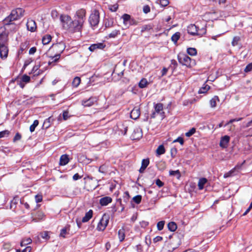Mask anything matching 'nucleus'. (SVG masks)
Returning <instances> with one entry per match:
<instances>
[{
	"instance_id": "nucleus-54",
	"label": "nucleus",
	"mask_w": 252,
	"mask_h": 252,
	"mask_svg": "<svg viewBox=\"0 0 252 252\" xmlns=\"http://www.w3.org/2000/svg\"><path fill=\"white\" fill-rule=\"evenodd\" d=\"M156 184L159 188H161L164 185V183L159 179L156 180Z\"/></svg>"
},
{
	"instance_id": "nucleus-13",
	"label": "nucleus",
	"mask_w": 252,
	"mask_h": 252,
	"mask_svg": "<svg viewBox=\"0 0 252 252\" xmlns=\"http://www.w3.org/2000/svg\"><path fill=\"white\" fill-rule=\"evenodd\" d=\"M46 56L47 57L49 58V60L48 61V63L49 65L54 64L57 63L59 60H56L55 54H54L52 52H50L49 51L46 54Z\"/></svg>"
},
{
	"instance_id": "nucleus-64",
	"label": "nucleus",
	"mask_w": 252,
	"mask_h": 252,
	"mask_svg": "<svg viewBox=\"0 0 252 252\" xmlns=\"http://www.w3.org/2000/svg\"><path fill=\"white\" fill-rule=\"evenodd\" d=\"M226 0H219V4H224L226 3Z\"/></svg>"
},
{
	"instance_id": "nucleus-38",
	"label": "nucleus",
	"mask_w": 252,
	"mask_h": 252,
	"mask_svg": "<svg viewBox=\"0 0 252 252\" xmlns=\"http://www.w3.org/2000/svg\"><path fill=\"white\" fill-rule=\"evenodd\" d=\"M235 171V168H233V169H231L229 171L224 173L223 175V177L224 178H226L231 177V176H232L234 174Z\"/></svg>"
},
{
	"instance_id": "nucleus-2",
	"label": "nucleus",
	"mask_w": 252,
	"mask_h": 252,
	"mask_svg": "<svg viewBox=\"0 0 252 252\" xmlns=\"http://www.w3.org/2000/svg\"><path fill=\"white\" fill-rule=\"evenodd\" d=\"M65 49L64 45L62 43H59L53 45L52 47L50 49V52H52L55 54L56 60H59L61 57V54Z\"/></svg>"
},
{
	"instance_id": "nucleus-12",
	"label": "nucleus",
	"mask_w": 252,
	"mask_h": 252,
	"mask_svg": "<svg viewBox=\"0 0 252 252\" xmlns=\"http://www.w3.org/2000/svg\"><path fill=\"white\" fill-rule=\"evenodd\" d=\"M8 50L7 47L4 45L0 46V56L1 58H6L7 57Z\"/></svg>"
},
{
	"instance_id": "nucleus-23",
	"label": "nucleus",
	"mask_w": 252,
	"mask_h": 252,
	"mask_svg": "<svg viewBox=\"0 0 252 252\" xmlns=\"http://www.w3.org/2000/svg\"><path fill=\"white\" fill-rule=\"evenodd\" d=\"M207 180L205 178H202L199 179L198 183V187L200 190L203 189L204 185L207 183Z\"/></svg>"
},
{
	"instance_id": "nucleus-28",
	"label": "nucleus",
	"mask_w": 252,
	"mask_h": 252,
	"mask_svg": "<svg viewBox=\"0 0 252 252\" xmlns=\"http://www.w3.org/2000/svg\"><path fill=\"white\" fill-rule=\"evenodd\" d=\"M119 34H120V31L118 30H114L108 35V37L110 38H113L116 37Z\"/></svg>"
},
{
	"instance_id": "nucleus-53",
	"label": "nucleus",
	"mask_w": 252,
	"mask_h": 252,
	"mask_svg": "<svg viewBox=\"0 0 252 252\" xmlns=\"http://www.w3.org/2000/svg\"><path fill=\"white\" fill-rule=\"evenodd\" d=\"M245 72H248L252 71V63L248 64L244 70Z\"/></svg>"
},
{
	"instance_id": "nucleus-16",
	"label": "nucleus",
	"mask_w": 252,
	"mask_h": 252,
	"mask_svg": "<svg viewBox=\"0 0 252 252\" xmlns=\"http://www.w3.org/2000/svg\"><path fill=\"white\" fill-rule=\"evenodd\" d=\"M140 115V109L137 107L133 108L130 113V117L134 120L137 119L139 117Z\"/></svg>"
},
{
	"instance_id": "nucleus-1",
	"label": "nucleus",
	"mask_w": 252,
	"mask_h": 252,
	"mask_svg": "<svg viewBox=\"0 0 252 252\" xmlns=\"http://www.w3.org/2000/svg\"><path fill=\"white\" fill-rule=\"evenodd\" d=\"M178 61L180 63L188 68H191L196 64V62L192 60L185 54L180 53L178 55Z\"/></svg>"
},
{
	"instance_id": "nucleus-34",
	"label": "nucleus",
	"mask_w": 252,
	"mask_h": 252,
	"mask_svg": "<svg viewBox=\"0 0 252 252\" xmlns=\"http://www.w3.org/2000/svg\"><path fill=\"white\" fill-rule=\"evenodd\" d=\"M32 242V239L30 238H26V239H23L21 242V246L22 247H23L25 245H27L28 244H29L30 243H31Z\"/></svg>"
},
{
	"instance_id": "nucleus-37",
	"label": "nucleus",
	"mask_w": 252,
	"mask_h": 252,
	"mask_svg": "<svg viewBox=\"0 0 252 252\" xmlns=\"http://www.w3.org/2000/svg\"><path fill=\"white\" fill-rule=\"evenodd\" d=\"M122 18L123 19V23L125 25L127 24V22L130 20V16L127 14H124L122 16Z\"/></svg>"
},
{
	"instance_id": "nucleus-10",
	"label": "nucleus",
	"mask_w": 252,
	"mask_h": 252,
	"mask_svg": "<svg viewBox=\"0 0 252 252\" xmlns=\"http://www.w3.org/2000/svg\"><path fill=\"white\" fill-rule=\"evenodd\" d=\"M27 27L29 31L31 32H34L36 29V25L34 21L28 20L27 23Z\"/></svg>"
},
{
	"instance_id": "nucleus-11",
	"label": "nucleus",
	"mask_w": 252,
	"mask_h": 252,
	"mask_svg": "<svg viewBox=\"0 0 252 252\" xmlns=\"http://www.w3.org/2000/svg\"><path fill=\"white\" fill-rule=\"evenodd\" d=\"M105 47V45L102 43H97L95 44H93L91 45L89 48V49L90 51L93 52L95 49H102Z\"/></svg>"
},
{
	"instance_id": "nucleus-61",
	"label": "nucleus",
	"mask_w": 252,
	"mask_h": 252,
	"mask_svg": "<svg viewBox=\"0 0 252 252\" xmlns=\"http://www.w3.org/2000/svg\"><path fill=\"white\" fill-rule=\"evenodd\" d=\"M81 176H79V174L78 173H76L75 174H74L73 176V179L75 181H76L79 179H81Z\"/></svg>"
},
{
	"instance_id": "nucleus-21",
	"label": "nucleus",
	"mask_w": 252,
	"mask_h": 252,
	"mask_svg": "<svg viewBox=\"0 0 252 252\" xmlns=\"http://www.w3.org/2000/svg\"><path fill=\"white\" fill-rule=\"evenodd\" d=\"M219 98L217 96H214L210 100V104L212 108H215L217 106V102L219 101Z\"/></svg>"
},
{
	"instance_id": "nucleus-50",
	"label": "nucleus",
	"mask_w": 252,
	"mask_h": 252,
	"mask_svg": "<svg viewBox=\"0 0 252 252\" xmlns=\"http://www.w3.org/2000/svg\"><path fill=\"white\" fill-rule=\"evenodd\" d=\"M35 199L36 203L41 202L42 201V195L40 194H37L35 196Z\"/></svg>"
},
{
	"instance_id": "nucleus-3",
	"label": "nucleus",
	"mask_w": 252,
	"mask_h": 252,
	"mask_svg": "<svg viewBox=\"0 0 252 252\" xmlns=\"http://www.w3.org/2000/svg\"><path fill=\"white\" fill-rule=\"evenodd\" d=\"M109 219L108 215L106 214L103 215L97 225L96 229L98 231H103L105 229L109 223Z\"/></svg>"
},
{
	"instance_id": "nucleus-44",
	"label": "nucleus",
	"mask_w": 252,
	"mask_h": 252,
	"mask_svg": "<svg viewBox=\"0 0 252 252\" xmlns=\"http://www.w3.org/2000/svg\"><path fill=\"white\" fill-rule=\"evenodd\" d=\"M10 132L8 130H5L0 132V138L7 136L9 134Z\"/></svg>"
},
{
	"instance_id": "nucleus-47",
	"label": "nucleus",
	"mask_w": 252,
	"mask_h": 252,
	"mask_svg": "<svg viewBox=\"0 0 252 252\" xmlns=\"http://www.w3.org/2000/svg\"><path fill=\"white\" fill-rule=\"evenodd\" d=\"M67 228H63L61 230V232L60 234V236L62 237L63 238L65 237V235L67 234Z\"/></svg>"
},
{
	"instance_id": "nucleus-14",
	"label": "nucleus",
	"mask_w": 252,
	"mask_h": 252,
	"mask_svg": "<svg viewBox=\"0 0 252 252\" xmlns=\"http://www.w3.org/2000/svg\"><path fill=\"white\" fill-rule=\"evenodd\" d=\"M69 161L68 156L66 154L63 155L60 158L59 164L63 166L67 164Z\"/></svg>"
},
{
	"instance_id": "nucleus-30",
	"label": "nucleus",
	"mask_w": 252,
	"mask_h": 252,
	"mask_svg": "<svg viewBox=\"0 0 252 252\" xmlns=\"http://www.w3.org/2000/svg\"><path fill=\"white\" fill-rule=\"evenodd\" d=\"M180 37V33L179 32H177L172 36L171 40L174 43H176L177 41L179 40Z\"/></svg>"
},
{
	"instance_id": "nucleus-58",
	"label": "nucleus",
	"mask_w": 252,
	"mask_h": 252,
	"mask_svg": "<svg viewBox=\"0 0 252 252\" xmlns=\"http://www.w3.org/2000/svg\"><path fill=\"white\" fill-rule=\"evenodd\" d=\"M149 223L147 221L143 220L140 222L141 227H145L148 225Z\"/></svg>"
},
{
	"instance_id": "nucleus-43",
	"label": "nucleus",
	"mask_w": 252,
	"mask_h": 252,
	"mask_svg": "<svg viewBox=\"0 0 252 252\" xmlns=\"http://www.w3.org/2000/svg\"><path fill=\"white\" fill-rule=\"evenodd\" d=\"M118 8V4L116 3L114 5H111L109 6V10L112 12H115Z\"/></svg>"
},
{
	"instance_id": "nucleus-19",
	"label": "nucleus",
	"mask_w": 252,
	"mask_h": 252,
	"mask_svg": "<svg viewBox=\"0 0 252 252\" xmlns=\"http://www.w3.org/2000/svg\"><path fill=\"white\" fill-rule=\"evenodd\" d=\"M93 215V211L92 210H90L87 212L85 216L82 218V221L83 222H86L88 221L92 217Z\"/></svg>"
},
{
	"instance_id": "nucleus-6",
	"label": "nucleus",
	"mask_w": 252,
	"mask_h": 252,
	"mask_svg": "<svg viewBox=\"0 0 252 252\" xmlns=\"http://www.w3.org/2000/svg\"><path fill=\"white\" fill-rule=\"evenodd\" d=\"M99 22V13L97 10H94L89 17V23L92 27L96 26Z\"/></svg>"
},
{
	"instance_id": "nucleus-26",
	"label": "nucleus",
	"mask_w": 252,
	"mask_h": 252,
	"mask_svg": "<svg viewBox=\"0 0 252 252\" xmlns=\"http://www.w3.org/2000/svg\"><path fill=\"white\" fill-rule=\"evenodd\" d=\"M210 89V86L207 84H204L203 86L199 89L198 91L199 94H204L207 92V91Z\"/></svg>"
},
{
	"instance_id": "nucleus-5",
	"label": "nucleus",
	"mask_w": 252,
	"mask_h": 252,
	"mask_svg": "<svg viewBox=\"0 0 252 252\" xmlns=\"http://www.w3.org/2000/svg\"><path fill=\"white\" fill-rule=\"evenodd\" d=\"M84 22V19L83 16H78L77 18L73 21L72 24L71 31H79Z\"/></svg>"
},
{
	"instance_id": "nucleus-63",
	"label": "nucleus",
	"mask_w": 252,
	"mask_h": 252,
	"mask_svg": "<svg viewBox=\"0 0 252 252\" xmlns=\"http://www.w3.org/2000/svg\"><path fill=\"white\" fill-rule=\"evenodd\" d=\"M252 208V206H251V205H250V206L249 207V208L246 210L245 212L243 214V216H245L246 215H247L250 212V211L251 210Z\"/></svg>"
},
{
	"instance_id": "nucleus-60",
	"label": "nucleus",
	"mask_w": 252,
	"mask_h": 252,
	"mask_svg": "<svg viewBox=\"0 0 252 252\" xmlns=\"http://www.w3.org/2000/svg\"><path fill=\"white\" fill-rule=\"evenodd\" d=\"M36 51V49L35 47H32L29 50V54L31 55H32L35 53Z\"/></svg>"
},
{
	"instance_id": "nucleus-9",
	"label": "nucleus",
	"mask_w": 252,
	"mask_h": 252,
	"mask_svg": "<svg viewBox=\"0 0 252 252\" xmlns=\"http://www.w3.org/2000/svg\"><path fill=\"white\" fill-rule=\"evenodd\" d=\"M230 140V137L228 135L222 136L220 140V146L223 148H225L228 146Z\"/></svg>"
},
{
	"instance_id": "nucleus-8",
	"label": "nucleus",
	"mask_w": 252,
	"mask_h": 252,
	"mask_svg": "<svg viewBox=\"0 0 252 252\" xmlns=\"http://www.w3.org/2000/svg\"><path fill=\"white\" fill-rule=\"evenodd\" d=\"M143 136L142 130L139 127H135L131 134V138L133 140H139Z\"/></svg>"
},
{
	"instance_id": "nucleus-40",
	"label": "nucleus",
	"mask_w": 252,
	"mask_h": 252,
	"mask_svg": "<svg viewBox=\"0 0 252 252\" xmlns=\"http://www.w3.org/2000/svg\"><path fill=\"white\" fill-rule=\"evenodd\" d=\"M118 236L120 241H122L124 240L125 235L123 230H119Z\"/></svg>"
},
{
	"instance_id": "nucleus-20",
	"label": "nucleus",
	"mask_w": 252,
	"mask_h": 252,
	"mask_svg": "<svg viewBox=\"0 0 252 252\" xmlns=\"http://www.w3.org/2000/svg\"><path fill=\"white\" fill-rule=\"evenodd\" d=\"M149 158L143 159L142 161L141 166L139 169V172L142 173L144 172L145 169L149 164Z\"/></svg>"
},
{
	"instance_id": "nucleus-59",
	"label": "nucleus",
	"mask_w": 252,
	"mask_h": 252,
	"mask_svg": "<svg viewBox=\"0 0 252 252\" xmlns=\"http://www.w3.org/2000/svg\"><path fill=\"white\" fill-rule=\"evenodd\" d=\"M11 247V245L9 243H5L3 246V248L5 250H8Z\"/></svg>"
},
{
	"instance_id": "nucleus-31",
	"label": "nucleus",
	"mask_w": 252,
	"mask_h": 252,
	"mask_svg": "<svg viewBox=\"0 0 252 252\" xmlns=\"http://www.w3.org/2000/svg\"><path fill=\"white\" fill-rule=\"evenodd\" d=\"M169 173L170 176H176L178 179L181 177V174L179 170L175 171L170 170Z\"/></svg>"
},
{
	"instance_id": "nucleus-7",
	"label": "nucleus",
	"mask_w": 252,
	"mask_h": 252,
	"mask_svg": "<svg viewBox=\"0 0 252 252\" xmlns=\"http://www.w3.org/2000/svg\"><path fill=\"white\" fill-rule=\"evenodd\" d=\"M24 10L22 8H16L13 10L9 16L11 20H16L23 16Z\"/></svg>"
},
{
	"instance_id": "nucleus-15",
	"label": "nucleus",
	"mask_w": 252,
	"mask_h": 252,
	"mask_svg": "<svg viewBox=\"0 0 252 252\" xmlns=\"http://www.w3.org/2000/svg\"><path fill=\"white\" fill-rule=\"evenodd\" d=\"M112 201L111 197L109 196H105L101 198L99 200V203L101 206H106L110 203Z\"/></svg>"
},
{
	"instance_id": "nucleus-29",
	"label": "nucleus",
	"mask_w": 252,
	"mask_h": 252,
	"mask_svg": "<svg viewBox=\"0 0 252 252\" xmlns=\"http://www.w3.org/2000/svg\"><path fill=\"white\" fill-rule=\"evenodd\" d=\"M148 82L146 79H142L139 83V87L140 88H144L147 86Z\"/></svg>"
},
{
	"instance_id": "nucleus-18",
	"label": "nucleus",
	"mask_w": 252,
	"mask_h": 252,
	"mask_svg": "<svg viewBox=\"0 0 252 252\" xmlns=\"http://www.w3.org/2000/svg\"><path fill=\"white\" fill-rule=\"evenodd\" d=\"M188 32L191 35L197 34V29L196 26L194 25H190L188 27Z\"/></svg>"
},
{
	"instance_id": "nucleus-45",
	"label": "nucleus",
	"mask_w": 252,
	"mask_h": 252,
	"mask_svg": "<svg viewBox=\"0 0 252 252\" xmlns=\"http://www.w3.org/2000/svg\"><path fill=\"white\" fill-rule=\"evenodd\" d=\"M240 38L239 36H235L234 37L233 40L232 41V45L233 46H235L237 45L238 42L239 41Z\"/></svg>"
},
{
	"instance_id": "nucleus-35",
	"label": "nucleus",
	"mask_w": 252,
	"mask_h": 252,
	"mask_svg": "<svg viewBox=\"0 0 252 252\" xmlns=\"http://www.w3.org/2000/svg\"><path fill=\"white\" fill-rule=\"evenodd\" d=\"M38 121L36 120H34L33 124L30 126V130L31 132L34 131L35 127L38 125Z\"/></svg>"
},
{
	"instance_id": "nucleus-36",
	"label": "nucleus",
	"mask_w": 252,
	"mask_h": 252,
	"mask_svg": "<svg viewBox=\"0 0 252 252\" xmlns=\"http://www.w3.org/2000/svg\"><path fill=\"white\" fill-rule=\"evenodd\" d=\"M41 237L45 239L46 240H48L50 239V232L48 231H44L40 234Z\"/></svg>"
},
{
	"instance_id": "nucleus-24",
	"label": "nucleus",
	"mask_w": 252,
	"mask_h": 252,
	"mask_svg": "<svg viewBox=\"0 0 252 252\" xmlns=\"http://www.w3.org/2000/svg\"><path fill=\"white\" fill-rule=\"evenodd\" d=\"M52 37L50 35L47 34L42 37V41L44 45L48 44L51 40Z\"/></svg>"
},
{
	"instance_id": "nucleus-4",
	"label": "nucleus",
	"mask_w": 252,
	"mask_h": 252,
	"mask_svg": "<svg viewBox=\"0 0 252 252\" xmlns=\"http://www.w3.org/2000/svg\"><path fill=\"white\" fill-rule=\"evenodd\" d=\"M60 20L62 22V26L64 29L71 31L73 21L71 20L70 17L67 15H61L60 17Z\"/></svg>"
},
{
	"instance_id": "nucleus-55",
	"label": "nucleus",
	"mask_w": 252,
	"mask_h": 252,
	"mask_svg": "<svg viewBox=\"0 0 252 252\" xmlns=\"http://www.w3.org/2000/svg\"><path fill=\"white\" fill-rule=\"evenodd\" d=\"M162 239L163 238L162 237L158 236L154 238L153 242L154 243H156L158 242L162 241Z\"/></svg>"
},
{
	"instance_id": "nucleus-39",
	"label": "nucleus",
	"mask_w": 252,
	"mask_h": 252,
	"mask_svg": "<svg viewBox=\"0 0 252 252\" xmlns=\"http://www.w3.org/2000/svg\"><path fill=\"white\" fill-rule=\"evenodd\" d=\"M141 199L142 196L140 195H137L136 196H135L132 198L133 201L137 204H139L141 202Z\"/></svg>"
},
{
	"instance_id": "nucleus-32",
	"label": "nucleus",
	"mask_w": 252,
	"mask_h": 252,
	"mask_svg": "<svg viewBox=\"0 0 252 252\" xmlns=\"http://www.w3.org/2000/svg\"><path fill=\"white\" fill-rule=\"evenodd\" d=\"M187 53L190 56H195L197 54V51L194 48H189L187 49Z\"/></svg>"
},
{
	"instance_id": "nucleus-42",
	"label": "nucleus",
	"mask_w": 252,
	"mask_h": 252,
	"mask_svg": "<svg viewBox=\"0 0 252 252\" xmlns=\"http://www.w3.org/2000/svg\"><path fill=\"white\" fill-rule=\"evenodd\" d=\"M165 222L164 221H160L157 223V228L158 230H161L164 227Z\"/></svg>"
},
{
	"instance_id": "nucleus-17",
	"label": "nucleus",
	"mask_w": 252,
	"mask_h": 252,
	"mask_svg": "<svg viewBox=\"0 0 252 252\" xmlns=\"http://www.w3.org/2000/svg\"><path fill=\"white\" fill-rule=\"evenodd\" d=\"M95 101L94 98L90 97L87 100H83L82 101V104L84 107H90L93 105Z\"/></svg>"
},
{
	"instance_id": "nucleus-56",
	"label": "nucleus",
	"mask_w": 252,
	"mask_h": 252,
	"mask_svg": "<svg viewBox=\"0 0 252 252\" xmlns=\"http://www.w3.org/2000/svg\"><path fill=\"white\" fill-rule=\"evenodd\" d=\"M21 138V135L19 133H17L13 138V142L19 140Z\"/></svg>"
},
{
	"instance_id": "nucleus-51",
	"label": "nucleus",
	"mask_w": 252,
	"mask_h": 252,
	"mask_svg": "<svg viewBox=\"0 0 252 252\" xmlns=\"http://www.w3.org/2000/svg\"><path fill=\"white\" fill-rule=\"evenodd\" d=\"M143 12L145 14H147L150 12V7L148 5H145L143 7Z\"/></svg>"
},
{
	"instance_id": "nucleus-46",
	"label": "nucleus",
	"mask_w": 252,
	"mask_h": 252,
	"mask_svg": "<svg viewBox=\"0 0 252 252\" xmlns=\"http://www.w3.org/2000/svg\"><path fill=\"white\" fill-rule=\"evenodd\" d=\"M159 3L162 6L165 7L168 5L169 2L168 0H159Z\"/></svg>"
},
{
	"instance_id": "nucleus-48",
	"label": "nucleus",
	"mask_w": 252,
	"mask_h": 252,
	"mask_svg": "<svg viewBox=\"0 0 252 252\" xmlns=\"http://www.w3.org/2000/svg\"><path fill=\"white\" fill-rule=\"evenodd\" d=\"M63 119L64 121H66L70 117V116L68 115V110H65L63 112Z\"/></svg>"
},
{
	"instance_id": "nucleus-33",
	"label": "nucleus",
	"mask_w": 252,
	"mask_h": 252,
	"mask_svg": "<svg viewBox=\"0 0 252 252\" xmlns=\"http://www.w3.org/2000/svg\"><path fill=\"white\" fill-rule=\"evenodd\" d=\"M81 82V79L78 77H76L74 78L73 81H72V85L74 87H77Z\"/></svg>"
},
{
	"instance_id": "nucleus-41",
	"label": "nucleus",
	"mask_w": 252,
	"mask_h": 252,
	"mask_svg": "<svg viewBox=\"0 0 252 252\" xmlns=\"http://www.w3.org/2000/svg\"><path fill=\"white\" fill-rule=\"evenodd\" d=\"M195 131H196L195 128L194 127H192L189 131H188L187 132H186L185 133V135L187 137H190L191 135H192L195 132Z\"/></svg>"
},
{
	"instance_id": "nucleus-52",
	"label": "nucleus",
	"mask_w": 252,
	"mask_h": 252,
	"mask_svg": "<svg viewBox=\"0 0 252 252\" xmlns=\"http://www.w3.org/2000/svg\"><path fill=\"white\" fill-rule=\"evenodd\" d=\"M173 142L174 143H175V142H179L180 144L181 145H183L184 144V139L182 137H178L177 139H175L174 141H173Z\"/></svg>"
},
{
	"instance_id": "nucleus-22",
	"label": "nucleus",
	"mask_w": 252,
	"mask_h": 252,
	"mask_svg": "<svg viewBox=\"0 0 252 252\" xmlns=\"http://www.w3.org/2000/svg\"><path fill=\"white\" fill-rule=\"evenodd\" d=\"M165 152L164 147L163 145H159L156 150V153L158 156L164 154Z\"/></svg>"
},
{
	"instance_id": "nucleus-49",
	"label": "nucleus",
	"mask_w": 252,
	"mask_h": 252,
	"mask_svg": "<svg viewBox=\"0 0 252 252\" xmlns=\"http://www.w3.org/2000/svg\"><path fill=\"white\" fill-rule=\"evenodd\" d=\"M21 80L23 82L28 83L30 81V77L27 75H24L22 77Z\"/></svg>"
},
{
	"instance_id": "nucleus-62",
	"label": "nucleus",
	"mask_w": 252,
	"mask_h": 252,
	"mask_svg": "<svg viewBox=\"0 0 252 252\" xmlns=\"http://www.w3.org/2000/svg\"><path fill=\"white\" fill-rule=\"evenodd\" d=\"M31 247H27L24 250H23L22 252H31Z\"/></svg>"
},
{
	"instance_id": "nucleus-57",
	"label": "nucleus",
	"mask_w": 252,
	"mask_h": 252,
	"mask_svg": "<svg viewBox=\"0 0 252 252\" xmlns=\"http://www.w3.org/2000/svg\"><path fill=\"white\" fill-rule=\"evenodd\" d=\"M145 242L147 245L148 247H149L151 244V240L150 237H146L145 238Z\"/></svg>"
},
{
	"instance_id": "nucleus-27",
	"label": "nucleus",
	"mask_w": 252,
	"mask_h": 252,
	"mask_svg": "<svg viewBox=\"0 0 252 252\" xmlns=\"http://www.w3.org/2000/svg\"><path fill=\"white\" fill-rule=\"evenodd\" d=\"M155 111L158 113H162L163 110V105L161 103H158L155 105Z\"/></svg>"
},
{
	"instance_id": "nucleus-25",
	"label": "nucleus",
	"mask_w": 252,
	"mask_h": 252,
	"mask_svg": "<svg viewBox=\"0 0 252 252\" xmlns=\"http://www.w3.org/2000/svg\"><path fill=\"white\" fill-rule=\"evenodd\" d=\"M168 228L170 231L174 232L177 229V226L175 222L171 221L168 223Z\"/></svg>"
}]
</instances>
